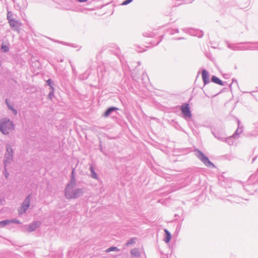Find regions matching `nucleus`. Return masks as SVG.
Listing matches in <instances>:
<instances>
[{"mask_svg": "<svg viewBox=\"0 0 258 258\" xmlns=\"http://www.w3.org/2000/svg\"><path fill=\"white\" fill-rule=\"evenodd\" d=\"M226 43L229 49L235 51L258 49V42L230 43L228 41H226Z\"/></svg>", "mask_w": 258, "mask_h": 258, "instance_id": "nucleus-1", "label": "nucleus"}, {"mask_svg": "<svg viewBox=\"0 0 258 258\" xmlns=\"http://www.w3.org/2000/svg\"><path fill=\"white\" fill-rule=\"evenodd\" d=\"M76 184H67L64 189V195L68 200L76 199L83 195V188H75Z\"/></svg>", "mask_w": 258, "mask_h": 258, "instance_id": "nucleus-2", "label": "nucleus"}, {"mask_svg": "<svg viewBox=\"0 0 258 258\" xmlns=\"http://www.w3.org/2000/svg\"><path fill=\"white\" fill-rule=\"evenodd\" d=\"M15 125L10 119L4 117L0 119V132L5 135H8L14 130Z\"/></svg>", "mask_w": 258, "mask_h": 258, "instance_id": "nucleus-3", "label": "nucleus"}, {"mask_svg": "<svg viewBox=\"0 0 258 258\" xmlns=\"http://www.w3.org/2000/svg\"><path fill=\"white\" fill-rule=\"evenodd\" d=\"M195 155L204 165L210 168L215 167V165L209 160L208 157L206 156L203 152L198 149H195L194 150Z\"/></svg>", "mask_w": 258, "mask_h": 258, "instance_id": "nucleus-4", "label": "nucleus"}, {"mask_svg": "<svg viewBox=\"0 0 258 258\" xmlns=\"http://www.w3.org/2000/svg\"><path fill=\"white\" fill-rule=\"evenodd\" d=\"M6 152L4 155L3 164H10L14 160V150L11 145L8 143L6 146Z\"/></svg>", "mask_w": 258, "mask_h": 258, "instance_id": "nucleus-5", "label": "nucleus"}, {"mask_svg": "<svg viewBox=\"0 0 258 258\" xmlns=\"http://www.w3.org/2000/svg\"><path fill=\"white\" fill-rule=\"evenodd\" d=\"M32 194H29L22 202V204L18 209V212L19 215H22L26 213L27 210L30 207Z\"/></svg>", "mask_w": 258, "mask_h": 258, "instance_id": "nucleus-6", "label": "nucleus"}, {"mask_svg": "<svg viewBox=\"0 0 258 258\" xmlns=\"http://www.w3.org/2000/svg\"><path fill=\"white\" fill-rule=\"evenodd\" d=\"M206 126L207 127H210L211 133L216 139L222 142L224 140L226 135L222 127H217L212 128L211 126Z\"/></svg>", "mask_w": 258, "mask_h": 258, "instance_id": "nucleus-7", "label": "nucleus"}, {"mask_svg": "<svg viewBox=\"0 0 258 258\" xmlns=\"http://www.w3.org/2000/svg\"><path fill=\"white\" fill-rule=\"evenodd\" d=\"M180 110L182 114L183 117L187 120L192 116L191 112L190 109L189 105L187 103H183L180 106Z\"/></svg>", "mask_w": 258, "mask_h": 258, "instance_id": "nucleus-8", "label": "nucleus"}, {"mask_svg": "<svg viewBox=\"0 0 258 258\" xmlns=\"http://www.w3.org/2000/svg\"><path fill=\"white\" fill-rule=\"evenodd\" d=\"M41 224L40 221H33L29 225L25 226L26 230L29 232H31L35 231L37 228H38Z\"/></svg>", "mask_w": 258, "mask_h": 258, "instance_id": "nucleus-9", "label": "nucleus"}, {"mask_svg": "<svg viewBox=\"0 0 258 258\" xmlns=\"http://www.w3.org/2000/svg\"><path fill=\"white\" fill-rule=\"evenodd\" d=\"M202 78L204 86H206L210 83V75L208 71L205 69L202 70Z\"/></svg>", "mask_w": 258, "mask_h": 258, "instance_id": "nucleus-10", "label": "nucleus"}, {"mask_svg": "<svg viewBox=\"0 0 258 258\" xmlns=\"http://www.w3.org/2000/svg\"><path fill=\"white\" fill-rule=\"evenodd\" d=\"M119 109L117 107L111 106L108 107L104 112L103 116L105 117L109 116L113 112L118 110Z\"/></svg>", "mask_w": 258, "mask_h": 258, "instance_id": "nucleus-11", "label": "nucleus"}, {"mask_svg": "<svg viewBox=\"0 0 258 258\" xmlns=\"http://www.w3.org/2000/svg\"><path fill=\"white\" fill-rule=\"evenodd\" d=\"M75 168H72V172L70 175V180L67 184H76V179L75 175Z\"/></svg>", "mask_w": 258, "mask_h": 258, "instance_id": "nucleus-12", "label": "nucleus"}, {"mask_svg": "<svg viewBox=\"0 0 258 258\" xmlns=\"http://www.w3.org/2000/svg\"><path fill=\"white\" fill-rule=\"evenodd\" d=\"M211 81L215 84L221 86H224L225 82H223L218 77L216 76H212L211 78Z\"/></svg>", "mask_w": 258, "mask_h": 258, "instance_id": "nucleus-13", "label": "nucleus"}, {"mask_svg": "<svg viewBox=\"0 0 258 258\" xmlns=\"http://www.w3.org/2000/svg\"><path fill=\"white\" fill-rule=\"evenodd\" d=\"M235 138H236V137L233 135L228 137H227V136H226L225 138L224 139V140L222 141V142H226L229 145L231 146L233 144L234 142Z\"/></svg>", "mask_w": 258, "mask_h": 258, "instance_id": "nucleus-14", "label": "nucleus"}, {"mask_svg": "<svg viewBox=\"0 0 258 258\" xmlns=\"http://www.w3.org/2000/svg\"><path fill=\"white\" fill-rule=\"evenodd\" d=\"M164 241L166 243H168L171 240V235L170 233V232L166 229H164Z\"/></svg>", "mask_w": 258, "mask_h": 258, "instance_id": "nucleus-15", "label": "nucleus"}, {"mask_svg": "<svg viewBox=\"0 0 258 258\" xmlns=\"http://www.w3.org/2000/svg\"><path fill=\"white\" fill-rule=\"evenodd\" d=\"M89 170L91 172L90 177L96 180L98 179V175L95 172V169L92 165L90 166Z\"/></svg>", "mask_w": 258, "mask_h": 258, "instance_id": "nucleus-16", "label": "nucleus"}, {"mask_svg": "<svg viewBox=\"0 0 258 258\" xmlns=\"http://www.w3.org/2000/svg\"><path fill=\"white\" fill-rule=\"evenodd\" d=\"M8 22L11 28H14L18 27L19 22L15 19H11Z\"/></svg>", "mask_w": 258, "mask_h": 258, "instance_id": "nucleus-17", "label": "nucleus"}, {"mask_svg": "<svg viewBox=\"0 0 258 258\" xmlns=\"http://www.w3.org/2000/svg\"><path fill=\"white\" fill-rule=\"evenodd\" d=\"M1 50L3 53H7L9 50V44L7 45L3 43L1 46Z\"/></svg>", "mask_w": 258, "mask_h": 258, "instance_id": "nucleus-18", "label": "nucleus"}, {"mask_svg": "<svg viewBox=\"0 0 258 258\" xmlns=\"http://www.w3.org/2000/svg\"><path fill=\"white\" fill-rule=\"evenodd\" d=\"M8 165L4 164V169L3 171V174L5 177V178L7 179H8L9 175H10L9 172H8V169H7Z\"/></svg>", "mask_w": 258, "mask_h": 258, "instance_id": "nucleus-19", "label": "nucleus"}, {"mask_svg": "<svg viewBox=\"0 0 258 258\" xmlns=\"http://www.w3.org/2000/svg\"><path fill=\"white\" fill-rule=\"evenodd\" d=\"M10 224V219H6L0 221V228L5 227Z\"/></svg>", "mask_w": 258, "mask_h": 258, "instance_id": "nucleus-20", "label": "nucleus"}, {"mask_svg": "<svg viewBox=\"0 0 258 258\" xmlns=\"http://www.w3.org/2000/svg\"><path fill=\"white\" fill-rule=\"evenodd\" d=\"M203 32L202 31H200L198 30L194 31L192 35L197 36L199 38H202L203 36Z\"/></svg>", "mask_w": 258, "mask_h": 258, "instance_id": "nucleus-21", "label": "nucleus"}, {"mask_svg": "<svg viewBox=\"0 0 258 258\" xmlns=\"http://www.w3.org/2000/svg\"><path fill=\"white\" fill-rule=\"evenodd\" d=\"M239 123H240V122L238 120V128L236 130V131L235 132L234 134L233 135V136H234L236 138L238 136L239 134H240L241 133H242V127H239Z\"/></svg>", "mask_w": 258, "mask_h": 258, "instance_id": "nucleus-22", "label": "nucleus"}, {"mask_svg": "<svg viewBox=\"0 0 258 258\" xmlns=\"http://www.w3.org/2000/svg\"><path fill=\"white\" fill-rule=\"evenodd\" d=\"M136 240H137L136 238H135V237L131 238L126 241L125 245L127 246L132 245V244L135 243Z\"/></svg>", "mask_w": 258, "mask_h": 258, "instance_id": "nucleus-23", "label": "nucleus"}, {"mask_svg": "<svg viewBox=\"0 0 258 258\" xmlns=\"http://www.w3.org/2000/svg\"><path fill=\"white\" fill-rule=\"evenodd\" d=\"M131 253L132 255L135 256H139L140 255V253L137 249L134 248L131 250Z\"/></svg>", "mask_w": 258, "mask_h": 258, "instance_id": "nucleus-24", "label": "nucleus"}, {"mask_svg": "<svg viewBox=\"0 0 258 258\" xmlns=\"http://www.w3.org/2000/svg\"><path fill=\"white\" fill-rule=\"evenodd\" d=\"M119 250V249L117 247L111 246V247H109L108 248H107L106 249V251L107 252H109L110 251H118Z\"/></svg>", "mask_w": 258, "mask_h": 258, "instance_id": "nucleus-25", "label": "nucleus"}, {"mask_svg": "<svg viewBox=\"0 0 258 258\" xmlns=\"http://www.w3.org/2000/svg\"><path fill=\"white\" fill-rule=\"evenodd\" d=\"M49 93L47 96L48 99L51 100L52 97L54 96V88L52 89H50Z\"/></svg>", "mask_w": 258, "mask_h": 258, "instance_id": "nucleus-26", "label": "nucleus"}, {"mask_svg": "<svg viewBox=\"0 0 258 258\" xmlns=\"http://www.w3.org/2000/svg\"><path fill=\"white\" fill-rule=\"evenodd\" d=\"M46 84L49 86L50 89H52L54 88L52 86L53 81L51 79H49L47 80Z\"/></svg>", "mask_w": 258, "mask_h": 258, "instance_id": "nucleus-27", "label": "nucleus"}, {"mask_svg": "<svg viewBox=\"0 0 258 258\" xmlns=\"http://www.w3.org/2000/svg\"><path fill=\"white\" fill-rule=\"evenodd\" d=\"M143 35L146 37H152L154 36V34L152 32H144Z\"/></svg>", "mask_w": 258, "mask_h": 258, "instance_id": "nucleus-28", "label": "nucleus"}, {"mask_svg": "<svg viewBox=\"0 0 258 258\" xmlns=\"http://www.w3.org/2000/svg\"><path fill=\"white\" fill-rule=\"evenodd\" d=\"M53 41H54L55 42L59 43L60 44H63V45H68V46H71L72 47H74L73 44H69L68 43L64 42L63 41H59V40H53Z\"/></svg>", "mask_w": 258, "mask_h": 258, "instance_id": "nucleus-29", "label": "nucleus"}, {"mask_svg": "<svg viewBox=\"0 0 258 258\" xmlns=\"http://www.w3.org/2000/svg\"><path fill=\"white\" fill-rule=\"evenodd\" d=\"M10 224L11 223H15V224H21V222L16 219H10Z\"/></svg>", "mask_w": 258, "mask_h": 258, "instance_id": "nucleus-30", "label": "nucleus"}, {"mask_svg": "<svg viewBox=\"0 0 258 258\" xmlns=\"http://www.w3.org/2000/svg\"><path fill=\"white\" fill-rule=\"evenodd\" d=\"M12 17H13V13L11 12L8 11V13H7V19H8V21H9V20H10L11 19H13L12 18Z\"/></svg>", "mask_w": 258, "mask_h": 258, "instance_id": "nucleus-31", "label": "nucleus"}, {"mask_svg": "<svg viewBox=\"0 0 258 258\" xmlns=\"http://www.w3.org/2000/svg\"><path fill=\"white\" fill-rule=\"evenodd\" d=\"M133 0H125L121 4V5L125 6L129 4H130Z\"/></svg>", "mask_w": 258, "mask_h": 258, "instance_id": "nucleus-32", "label": "nucleus"}, {"mask_svg": "<svg viewBox=\"0 0 258 258\" xmlns=\"http://www.w3.org/2000/svg\"><path fill=\"white\" fill-rule=\"evenodd\" d=\"M10 110H11L12 111L13 113L15 115H17V113H18V112H17V110H16V109H15V108H14V107H11Z\"/></svg>", "mask_w": 258, "mask_h": 258, "instance_id": "nucleus-33", "label": "nucleus"}, {"mask_svg": "<svg viewBox=\"0 0 258 258\" xmlns=\"http://www.w3.org/2000/svg\"><path fill=\"white\" fill-rule=\"evenodd\" d=\"M5 102H6V104H7V106H8V108H9V109H10V108L11 107H13V106H12V105H11L9 103V101H8V99H6L5 100Z\"/></svg>", "mask_w": 258, "mask_h": 258, "instance_id": "nucleus-34", "label": "nucleus"}, {"mask_svg": "<svg viewBox=\"0 0 258 258\" xmlns=\"http://www.w3.org/2000/svg\"><path fill=\"white\" fill-rule=\"evenodd\" d=\"M231 198H232V197H231V196H230V197H229V198L227 199V200L228 201H230V202L238 203V200H232V199H231Z\"/></svg>", "mask_w": 258, "mask_h": 258, "instance_id": "nucleus-35", "label": "nucleus"}, {"mask_svg": "<svg viewBox=\"0 0 258 258\" xmlns=\"http://www.w3.org/2000/svg\"><path fill=\"white\" fill-rule=\"evenodd\" d=\"M169 34H171V35H173L174 34H175V32H174V29H171L169 30Z\"/></svg>", "mask_w": 258, "mask_h": 258, "instance_id": "nucleus-36", "label": "nucleus"}, {"mask_svg": "<svg viewBox=\"0 0 258 258\" xmlns=\"http://www.w3.org/2000/svg\"><path fill=\"white\" fill-rule=\"evenodd\" d=\"M234 83L235 84H236L237 85L238 84L237 81L235 79H232V83Z\"/></svg>", "mask_w": 258, "mask_h": 258, "instance_id": "nucleus-37", "label": "nucleus"}, {"mask_svg": "<svg viewBox=\"0 0 258 258\" xmlns=\"http://www.w3.org/2000/svg\"><path fill=\"white\" fill-rule=\"evenodd\" d=\"M76 1L79 3H84V2H86L88 0H76Z\"/></svg>", "mask_w": 258, "mask_h": 258, "instance_id": "nucleus-38", "label": "nucleus"}, {"mask_svg": "<svg viewBox=\"0 0 258 258\" xmlns=\"http://www.w3.org/2000/svg\"><path fill=\"white\" fill-rule=\"evenodd\" d=\"M163 36H161L160 37V40H159V41H158V42L156 43V45H158V44H159V43L162 41V39H163Z\"/></svg>", "mask_w": 258, "mask_h": 258, "instance_id": "nucleus-39", "label": "nucleus"}, {"mask_svg": "<svg viewBox=\"0 0 258 258\" xmlns=\"http://www.w3.org/2000/svg\"><path fill=\"white\" fill-rule=\"evenodd\" d=\"M176 40H182V39H184V37H179V38H177L176 39Z\"/></svg>", "mask_w": 258, "mask_h": 258, "instance_id": "nucleus-40", "label": "nucleus"}, {"mask_svg": "<svg viewBox=\"0 0 258 258\" xmlns=\"http://www.w3.org/2000/svg\"><path fill=\"white\" fill-rule=\"evenodd\" d=\"M174 32H175V33H178L179 32V30L178 29H174Z\"/></svg>", "mask_w": 258, "mask_h": 258, "instance_id": "nucleus-41", "label": "nucleus"}, {"mask_svg": "<svg viewBox=\"0 0 258 258\" xmlns=\"http://www.w3.org/2000/svg\"><path fill=\"white\" fill-rule=\"evenodd\" d=\"M256 157H254V158L252 159V163H253V162L255 161V160L256 159Z\"/></svg>", "mask_w": 258, "mask_h": 258, "instance_id": "nucleus-42", "label": "nucleus"}, {"mask_svg": "<svg viewBox=\"0 0 258 258\" xmlns=\"http://www.w3.org/2000/svg\"><path fill=\"white\" fill-rule=\"evenodd\" d=\"M71 67H72V70H73V71L74 72L75 70V68L71 64Z\"/></svg>", "mask_w": 258, "mask_h": 258, "instance_id": "nucleus-43", "label": "nucleus"}, {"mask_svg": "<svg viewBox=\"0 0 258 258\" xmlns=\"http://www.w3.org/2000/svg\"><path fill=\"white\" fill-rule=\"evenodd\" d=\"M137 51H138V52H142L144 51L145 50H138Z\"/></svg>", "mask_w": 258, "mask_h": 258, "instance_id": "nucleus-44", "label": "nucleus"}, {"mask_svg": "<svg viewBox=\"0 0 258 258\" xmlns=\"http://www.w3.org/2000/svg\"><path fill=\"white\" fill-rule=\"evenodd\" d=\"M182 30H183V31L186 32V29H182Z\"/></svg>", "mask_w": 258, "mask_h": 258, "instance_id": "nucleus-45", "label": "nucleus"}, {"mask_svg": "<svg viewBox=\"0 0 258 258\" xmlns=\"http://www.w3.org/2000/svg\"><path fill=\"white\" fill-rule=\"evenodd\" d=\"M63 61V59L61 58L60 60H59V61L60 62H62Z\"/></svg>", "mask_w": 258, "mask_h": 258, "instance_id": "nucleus-46", "label": "nucleus"}, {"mask_svg": "<svg viewBox=\"0 0 258 258\" xmlns=\"http://www.w3.org/2000/svg\"><path fill=\"white\" fill-rule=\"evenodd\" d=\"M100 150L101 152H103V151H102V148H101V147H100Z\"/></svg>", "mask_w": 258, "mask_h": 258, "instance_id": "nucleus-47", "label": "nucleus"}, {"mask_svg": "<svg viewBox=\"0 0 258 258\" xmlns=\"http://www.w3.org/2000/svg\"><path fill=\"white\" fill-rule=\"evenodd\" d=\"M138 63L139 66H140L141 64V62L139 61V62H138Z\"/></svg>", "mask_w": 258, "mask_h": 258, "instance_id": "nucleus-48", "label": "nucleus"}, {"mask_svg": "<svg viewBox=\"0 0 258 258\" xmlns=\"http://www.w3.org/2000/svg\"><path fill=\"white\" fill-rule=\"evenodd\" d=\"M135 76H134V75H133V79H134V78H135Z\"/></svg>", "mask_w": 258, "mask_h": 258, "instance_id": "nucleus-49", "label": "nucleus"}]
</instances>
